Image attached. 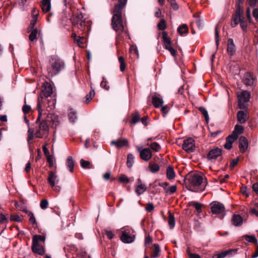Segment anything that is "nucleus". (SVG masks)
<instances>
[{"instance_id":"nucleus-63","label":"nucleus","mask_w":258,"mask_h":258,"mask_svg":"<svg viewBox=\"0 0 258 258\" xmlns=\"http://www.w3.org/2000/svg\"><path fill=\"white\" fill-rule=\"evenodd\" d=\"M152 238L150 235H148L145 240V245L146 246L152 242Z\"/></svg>"},{"instance_id":"nucleus-1","label":"nucleus","mask_w":258,"mask_h":258,"mask_svg":"<svg viewBox=\"0 0 258 258\" xmlns=\"http://www.w3.org/2000/svg\"><path fill=\"white\" fill-rule=\"evenodd\" d=\"M51 123V127L56 128L59 124L60 121L57 115L54 114L48 113L46 120H43L36 129L35 135L38 138L46 137L49 133V127L47 122Z\"/></svg>"},{"instance_id":"nucleus-33","label":"nucleus","mask_w":258,"mask_h":258,"mask_svg":"<svg viewBox=\"0 0 258 258\" xmlns=\"http://www.w3.org/2000/svg\"><path fill=\"white\" fill-rule=\"evenodd\" d=\"M188 27L186 24L181 25L177 29L178 33H180L181 35L184 33H187L188 32Z\"/></svg>"},{"instance_id":"nucleus-42","label":"nucleus","mask_w":258,"mask_h":258,"mask_svg":"<svg viewBox=\"0 0 258 258\" xmlns=\"http://www.w3.org/2000/svg\"><path fill=\"white\" fill-rule=\"evenodd\" d=\"M190 205L194 206L196 209V210L198 213H201L202 212V204L197 202H192L191 203Z\"/></svg>"},{"instance_id":"nucleus-37","label":"nucleus","mask_w":258,"mask_h":258,"mask_svg":"<svg viewBox=\"0 0 258 258\" xmlns=\"http://www.w3.org/2000/svg\"><path fill=\"white\" fill-rule=\"evenodd\" d=\"M134 155L131 153L128 154L127 158V166L128 168H131L132 167L133 164L134 163Z\"/></svg>"},{"instance_id":"nucleus-2","label":"nucleus","mask_w":258,"mask_h":258,"mask_svg":"<svg viewBox=\"0 0 258 258\" xmlns=\"http://www.w3.org/2000/svg\"><path fill=\"white\" fill-rule=\"evenodd\" d=\"M186 181L189 183L187 189L193 192H202L205 189L207 185V178L200 174L194 173L190 174L186 178Z\"/></svg>"},{"instance_id":"nucleus-34","label":"nucleus","mask_w":258,"mask_h":258,"mask_svg":"<svg viewBox=\"0 0 258 258\" xmlns=\"http://www.w3.org/2000/svg\"><path fill=\"white\" fill-rule=\"evenodd\" d=\"M168 223L171 229L173 228L175 226V219L173 215L169 213L168 219Z\"/></svg>"},{"instance_id":"nucleus-53","label":"nucleus","mask_w":258,"mask_h":258,"mask_svg":"<svg viewBox=\"0 0 258 258\" xmlns=\"http://www.w3.org/2000/svg\"><path fill=\"white\" fill-rule=\"evenodd\" d=\"M127 0H118V3L114 6H118L121 8H124Z\"/></svg>"},{"instance_id":"nucleus-21","label":"nucleus","mask_w":258,"mask_h":258,"mask_svg":"<svg viewBox=\"0 0 258 258\" xmlns=\"http://www.w3.org/2000/svg\"><path fill=\"white\" fill-rule=\"evenodd\" d=\"M237 117L240 123H244L248 119L247 115L244 111H239L237 112Z\"/></svg>"},{"instance_id":"nucleus-11","label":"nucleus","mask_w":258,"mask_h":258,"mask_svg":"<svg viewBox=\"0 0 258 258\" xmlns=\"http://www.w3.org/2000/svg\"><path fill=\"white\" fill-rule=\"evenodd\" d=\"M138 150L140 152V158L144 161H148L151 158L152 154L149 148H144L141 150L139 148Z\"/></svg>"},{"instance_id":"nucleus-36","label":"nucleus","mask_w":258,"mask_h":258,"mask_svg":"<svg viewBox=\"0 0 258 258\" xmlns=\"http://www.w3.org/2000/svg\"><path fill=\"white\" fill-rule=\"evenodd\" d=\"M140 119V115L139 114V112L135 111L134 113L132 114V123L133 124H136L137 123L139 120Z\"/></svg>"},{"instance_id":"nucleus-5","label":"nucleus","mask_w":258,"mask_h":258,"mask_svg":"<svg viewBox=\"0 0 258 258\" xmlns=\"http://www.w3.org/2000/svg\"><path fill=\"white\" fill-rule=\"evenodd\" d=\"M64 67L63 62L55 56H52L49 60V66L47 67V72L51 76L58 74Z\"/></svg>"},{"instance_id":"nucleus-28","label":"nucleus","mask_w":258,"mask_h":258,"mask_svg":"<svg viewBox=\"0 0 258 258\" xmlns=\"http://www.w3.org/2000/svg\"><path fill=\"white\" fill-rule=\"evenodd\" d=\"M243 130L242 126L237 124L235 125L234 130L232 134L236 136V138H238V136L243 132Z\"/></svg>"},{"instance_id":"nucleus-61","label":"nucleus","mask_w":258,"mask_h":258,"mask_svg":"<svg viewBox=\"0 0 258 258\" xmlns=\"http://www.w3.org/2000/svg\"><path fill=\"white\" fill-rule=\"evenodd\" d=\"M22 110L25 113H27L30 111L31 107L28 105L25 104L23 106Z\"/></svg>"},{"instance_id":"nucleus-32","label":"nucleus","mask_w":258,"mask_h":258,"mask_svg":"<svg viewBox=\"0 0 258 258\" xmlns=\"http://www.w3.org/2000/svg\"><path fill=\"white\" fill-rule=\"evenodd\" d=\"M149 168L151 172L155 173L159 170L160 166L157 163H150L149 165Z\"/></svg>"},{"instance_id":"nucleus-17","label":"nucleus","mask_w":258,"mask_h":258,"mask_svg":"<svg viewBox=\"0 0 258 258\" xmlns=\"http://www.w3.org/2000/svg\"><path fill=\"white\" fill-rule=\"evenodd\" d=\"M32 249L34 252L38 253L40 255H43L45 251L44 249L38 242L33 241Z\"/></svg>"},{"instance_id":"nucleus-43","label":"nucleus","mask_w":258,"mask_h":258,"mask_svg":"<svg viewBox=\"0 0 258 258\" xmlns=\"http://www.w3.org/2000/svg\"><path fill=\"white\" fill-rule=\"evenodd\" d=\"M199 110L201 112V113L204 116L205 119L207 122L209 120V115L206 109L204 107H200L199 108Z\"/></svg>"},{"instance_id":"nucleus-59","label":"nucleus","mask_w":258,"mask_h":258,"mask_svg":"<svg viewBox=\"0 0 258 258\" xmlns=\"http://www.w3.org/2000/svg\"><path fill=\"white\" fill-rule=\"evenodd\" d=\"M8 222V219L2 213H0V224Z\"/></svg>"},{"instance_id":"nucleus-45","label":"nucleus","mask_w":258,"mask_h":258,"mask_svg":"<svg viewBox=\"0 0 258 258\" xmlns=\"http://www.w3.org/2000/svg\"><path fill=\"white\" fill-rule=\"evenodd\" d=\"M151 148L154 151L158 152L161 149L160 146L156 142H153L150 145Z\"/></svg>"},{"instance_id":"nucleus-39","label":"nucleus","mask_w":258,"mask_h":258,"mask_svg":"<svg viewBox=\"0 0 258 258\" xmlns=\"http://www.w3.org/2000/svg\"><path fill=\"white\" fill-rule=\"evenodd\" d=\"M80 164L82 167L84 168L90 169L92 168L91 163L88 161H86L84 159H81L80 161Z\"/></svg>"},{"instance_id":"nucleus-31","label":"nucleus","mask_w":258,"mask_h":258,"mask_svg":"<svg viewBox=\"0 0 258 258\" xmlns=\"http://www.w3.org/2000/svg\"><path fill=\"white\" fill-rule=\"evenodd\" d=\"M167 177L169 179H172L175 177V173L173 167L171 166H169L167 168Z\"/></svg>"},{"instance_id":"nucleus-35","label":"nucleus","mask_w":258,"mask_h":258,"mask_svg":"<svg viewBox=\"0 0 258 258\" xmlns=\"http://www.w3.org/2000/svg\"><path fill=\"white\" fill-rule=\"evenodd\" d=\"M38 33V31L36 28L33 29L29 36V40L31 41H33L35 39H36Z\"/></svg>"},{"instance_id":"nucleus-41","label":"nucleus","mask_w":258,"mask_h":258,"mask_svg":"<svg viewBox=\"0 0 258 258\" xmlns=\"http://www.w3.org/2000/svg\"><path fill=\"white\" fill-rule=\"evenodd\" d=\"M26 213H28V216L29 217V221L33 225L36 223V221L34 217V214L30 211H26Z\"/></svg>"},{"instance_id":"nucleus-10","label":"nucleus","mask_w":258,"mask_h":258,"mask_svg":"<svg viewBox=\"0 0 258 258\" xmlns=\"http://www.w3.org/2000/svg\"><path fill=\"white\" fill-rule=\"evenodd\" d=\"M182 148L187 153L192 152L195 150V141L191 138H187L184 140Z\"/></svg>"},{"instance_id":"nucleus-47","label":"nucleus","mask_w":258,"mask_h":258,"mask_svg":"<svg viewBox=\"0 0 258 258\" xmlns=\"http://www.w3.org/2000/svg\"><path fill=\"white\" fill-rule=\"evenodd\" d=\"M239 23H240V27L241 28L242 30L244 32H246L247 25L246 22L245 21H244V18H242V20H241V21Z\"/></svg>"},{"instance_id":"nucleus-49","label":"nucleus","mask_w":258,"mask_h":258,"mask_svg":"<svg viewBox=\"0 0 258 258\" xmlns=\"http://www.w3.org/2000/svg\"><path fill=\"white\" fill-rule=\"evenodd\" d=\"M119 180L120 182L122 183H128L130 182V179L124 174H122L119 178Z\"/></svg>"},{"instance_id":"nucleus-58","label":"nucleus","mask_w":258,"mask_h":258,"mask_svg":"<svg viewBox=\"0 0 258 258\" xmlns=\"http://www.w3.org/2000/svg\"><path fill=\"white\" fill-rule=\"evenodd\" d=\"M31 13L32 18H38L39 11L37 9L34 8L32 10Z\"/></svg>"},{"instance_id":"nucleus-62","label":"nucleus","mask_w":258,"mask_h":258,"mask_svg":"<svg viewBox=\"0 0 258 258\" xmlns=\"http://www.w3.org/2000/svg\"><path fill=\"white\" fill-rule=\"evenodd\" d=\"M238 161H239L238 158H237L236 159H234L233 160H232V161H231V162L230 163V167L231 168H233L234 166H235L237 164Z\"/></svg>"},{"instance_id":"nucleus-14","label":"nucleus","mask_w":258,"mask_h":258,"mask_svg":"<svg viewBox=\"0 0 258 258\" xmlns=\"http://www.w3.org/2000/svg\"><path fill=\"white\" fill-rule=\"evenodd\" d=\"M111 145H114L117 148H120L124 146H127L128 141L126 139L120 138L116 140L112 141L111 142Z\"/></svg>"},{"instance_id":"nucleus-22","label":"nucleus","mask_w":258,"mask_h":258,"mask_svg":"<svg viewBox=\"0 0 258 258\" xmlns=\"http://www.w3.org/2000/svg\"><path fill=\"white\" fill-rule=\"evenodd\" d=\"M227 52L228 53L232 55L235 51V46L234 44V42L233 39H229L228 40V44H227Z\"/></svg>"},{"instance_id":"nucleus-57","label":"nucleus","mask_w":258,"mask_h":258,"mask_svg":"<svg viewBox=\"0 0 258 258\" xmlns=\"http://www.w3.org/2000/svg\"><path fill=\"white\" fill-rule=\"evenodd\" d=\"M154 209V207L152 203H149L146 207V210L148 212L152 211Z\"/></svg>"},{"instance_id":"nucleus-7","label":"nucleus","mask_w":258,"mask_h":258,"mask_svg":"<svg viewBox=\"0 0 258 258\" xmlns=\"http://www.w3.org/2000/svg\"><path fill=\"white\" fill-rule=\"evenodd\" d=\"M242 18H244V12L243 7H240V6L236 8V12L234 14L231 25L232 27H236L238 23H240Z\"/></svg>"},{"instance_id":"nucleus-4","label":"nucleus","mask_w":258,"mask_h":258,"mask_svg":"<svg viewBox=\"0 0 258 258\" xmlns=\"http://www.w3.org/2000/svg\"><path fill=\"white\" fill-rule=\"evenodd\" d=\"M124 8L114 6L112 11L113 16L111 20V25L116 32H122L124 30L123 21L122 19V12Z\"/></svg>"},{"instance_id":"nucleus-64","label":"nucleus","mask_w":258,"mask_h":258,"mask_svg":"<svg viewBox=\"0 0 258 258\" xmlns=\"http://www.w3.org/2000/svg\"><path fill=\"white\" fill-rule=\"evenodd\" d=\"M169 110V108L167 105H165L162 107L161 111L164 114H166Z\"/></svg>"},{"instance_id":"nucleus-23","label":"nucleus","mask_w":258,"mask_h":258,"mask_svg":"<svg viewBox=\"0 0 258 258\" xmlns=\"http://www.w3.org/2000/svg\"><path fill=\"white\" fill-rule=\"evenodd\" d=\"M161 249L158 244H153V248L151 253V257L156 258L159 256Z\"/></svg>"},{"instance_id":"nucleus-27","label":"nucleus","mask_w":258,"mask_h":258,"mask_svg":"<svg viewBox=\"0 0 258 258\" xmlns=\"http://www.w3.org/2000/svg\"><path fill=\"white\" fill-rule=\"evenodd\" d=\"M146 186L144 184H140L136 187V192L138 196L141 195L146 191Z\"/></svg>"},{"instance_id":"nucleus-56","label":"nucleus","mask_w":258,"mask_h":258,"mask_svg":"<svg viewBox=\"0 0 258 258\" xmlns=\"http://www.w3.org/2000/svg\"><path fill=\"white\" fill-rule=\"evenodd\" d=\"M232 251V250H226V251H222L221 253H219V257H220V258H224L226 255H227L228 254L230 253Z\"/></svg>"},{"instance_id":"nucleus-18","label":"nucleus","mask_w":258,"mask_h":258,"mask_svg":"<svg viewBox=\"0 0 258 258\" xmlns=\"http://www.w3.org/2000/svg\"><path fill=\"white\" fill-rule=\"evenodd\" d=\"M121 241L124 243H131L134 241L135 239V236H131L129 234L125 231L122 232V235L120 237Z\"/></svg>"},{"instance_id":"nucleus-25","label":"nucleus","mask_w":258,"mask_h":258,"mask_svg":"<svg viewBox=\"0 0 258 258\" xmlns=\"http://www.w3.org/2000/svg\"><path fill=\"white\" fill-rule=\"evenodd\" d=\"M232 221L233 224L235 226H240L243 222L242 218L239 215H234L232 217Z\"/></svg>"},{"instance_id":"nucleus-29","label":"nucleus","mask_w":258,"mask_h":258,"mask_svg":"<svg viewBox=\"0 0 258 258\" xmlns=\"http://www.w3.org/2000/svg\"><path fill=\"white\" fill-rule=\"evenodd\" d=\"M69 119L71 122H74L75 120L77 119V113L73 109L69 110L68 114Z\"/></svg>"},{"instance_id":"nucleus-19","label":"nucleus","mask_w":258,"mask_h":258,"mask_svg":"<svg viewBox=\"0 0 258 258\" xmlns=\"http://www.w3.org/2000/svg\"><path fill=\"white\" fill-rule=\"evenodd\" d=\"M40 6L43 13H46L49 12L51 8L50 0H42Z\"/></svg>"},{"instance_id":"nucleus-3","label":"nucleus","mask_w":258,"mask_h":258,"mask_svg":"<svg viewBox=\"0 0 258 258\" xmlns=\"http://www.w3.org/2000/svg\"><path fill=\"white\" fill-rule=\"evenodd\" d=\"M42 92L45 97L40 96L38 98L37 108L38 111V116L36 119V122L40 120V117L42 115L45 103L47 101L46 98L51 96L52 94V88L51 85L48 82H44L42 86Z\"/></svg>"},{"instance_id":"nucleus-6","label":"nucleus","mask_w":258,"mask_h":258,"mask_svg":"<svg viewBox=\"0 0 258 258\" xmlns=\"http://www.w3.org/2000/svg\"><path fill=\"white\" fill-rule=\"evenodd\" d=\"M71 21L74 28L78 29L82 32L85 29V21L83 15L81 13H75L71 18Z\"/></svg>"},{"instance_id":"nucleus-9","label":"nucleus","mask_w":258,"mask_h":258,"mask_svg":"<svg viewBox=\"0 0 258 258\" xmlns=\"http://www.w3.org/2000/svg\"><path fill=\"white\" fill-rule=\"evenodd\" d=\"M250 97V93L247 91H244L238 94L239 100L238 105L240 109L245 107V103L249 101Z\"/></svg>"},{"instance_id":"nucleus-60","label":"nucleus","mask_w":258,"mask_h":258,"mask_svg":"<svg viewBox=\"0 0 258 258\" xmlns=\"http://www.w3.org/2000/svg\"><path fill=\"white\" fill-rule=\"evenodd\" d=\"M83 39V37H81L79 36L77 38H75V41L77 43V44L80 47H82L83 45V43L81 41V39Z\"/></svg>"},{"instance_id":"nucleus-48","label":"nucleus","mask_w":258,"mask_h":258,"mask_svg":"<svg viewBox=\"0 0 258 258\" xmlns=\"http://www.w3.org/2000/svg\"><path fill=\"white\" fill-rule=\"evenodd\" d=\"M48 205V202L46 199L42 200L40 204L41 208L43 210H45L47 208Z\"/></svg>"},{"instance_id":"nucleus-15","label":"nucleus","mask_w":258,"mask_h":258,"mask_svg":"<svg viewBox=\"0 0 258 258\" xmlns=\"http://www.w3.org/2000/svg\"><path fill=\"white\" fill-rule=\"evenodd\" d=\"M239 147L240 152L242 153L245 152L248 147L247 140L244 137L241 136L239 138Z\"/></svg>"},{"instance_id":"nucleus-46","label":"nucleus","mask_w":258,"mask_h":258,"mask_svg":"<svg viewBox=\"0 0 258 258\" xmlns=\"http://www.w3.org/2000/svg\"><path fill=\"white\" fill-rule=\"evenodd\" d=\"M158 28L160 30H164L166 28V21L162 19L158 24Z\"/></svg>"},{"instance_id":"nucleus-38","label":"nucleus","mask_w":258,"mask_h":258,"mask_svg":"<svg viewBox=\"0 0 258 258\" xmlns=\"http://www.w3.org/2000/svg\"><path fill=\"white\" fill-rule=\"evenodd\" d=\"M118 61L120 63V70L121 72H123L126 68V64L124 57L122 56H119L118 57Z\"/></svg>"},{"instance_id":"nucleus-16","label":"nucleus","mask_w":258,"mask_h":258,"mask_svg":"<svg viewBox=\"0 0 258 258\" xmlns=\"http://www.w3.org/2000/svg\"><path fill=\"white\" fill-rule=\"evenodd\" d=\"M254 78L250 73L247 72L244 74L243 82L245 85H252L254 83Z\"/></svg>"},{"instance_id":"nucleus-55","label":"nucleus","mask_w":258,"mask_h":258,"mask_svg":"<svg viewBox=\"0 0 258 258\" xmlns=\"http://www.w3.org/2000/svg\"><path fill=\"white\" fill-rule=\"evenodd\" d=\"M250 212L258 217V203L255 204V207L251 208Z\"/></svg>"},{"instance_id":"nucleus-24","label":"nucleus","mask_w":258,"mask_h":258,"mask_svg":"<svg viewBox=\"0 0 258 258\" xmlns=\"http://www.w3.org/2000/svg\"><path fill=\"white\" fill-rule=\"evenodd\" d=\"M164 101L162 98L154 96L152 97V103L156 108H159L162 105Z\"/></svg>"},{"instance_id":"nucleus-44","label":"nucleus","mask_w":258,"mask_h":258,"mask_svg":"<svg viewBox=\"0 0 258 258\" xmlns=\"http://www.w3.org/2000/svg\"><path fill=\"white\" fill-rule=\"evenodd\" d=\"M45 239V237L42 235H35L33 237V241H35L36 243L38 242V243H39V241L44 242Z\"/></svg>"},{"instance_id":"nucleus-52","label":"nucleus","mask_w":258,"mask_h":258,"mask_svg":"<svg viewBox=\"0 0 258 258\" xmlns=\"http://www.w3.org/2000/svg\"><path fill=\"white\" fill-rule=\"evenodd\" d=\"M10 219L12 221H14L18 222H21L22 220V218L18 215H11L10 217Z\"/></svg>"},{"instance_id":"nucleus-12","label":"nucleus","mask_w":258,"mask_h":258,"mask_svg":"<svg viewBox=\"0 0 258 258\" xmlns=\"http://www.w3.org/2000/svg\"><path fill=\"white\" fill-rule=\"evenodd\" d=\"M224 205L218 202H214L211 207V211L213 214H218L224 211Z\"/></svg>"},{"instance_id":"nucleus-26","label":"nucleus","mask_w":258,"mask_h":258,"mask_svg":"<svg viewBox=\"0 0 258 258\" xmlns=\"http://www.w3.org/2000/svg\"><path fill=\"white\" fill-rule=\"evenodd\" d=\"M66 165L69 168L70 171L73 172L74 171V161L72 156H69L67 158Z\"/></svg>"},{"instance_id":"nucleus-51","label":"nucleus","mask_w":258,"mask_h":258,"mask_svg":"<svg viewBox=\"0 0 258 258\" xmlns=\"http://www.w3.org/2000/svg\"><path fill=\"white\" fill-rule=\"evenodd\" d=\"M34 137V130L32 128H29L28 131V142L32 140Z\"/></svg>"},{"instance_id":"nucleus-40","label":"nucleus","mask_w":258,"mask_h":258,"mask_svg":"<svg viewBox=\"0 0 258 258\" xmlns=\"http://www.w3.org/2000/svg\"><path fill=\"white\" fill-rule=\"evenodd\" d=\"M94 95H95V91L94 90H93L92 89L90 91L89 94H87L85 97V98H86L85 103H89L90 102V101L93 98Z\"/></svg>"},{"instance_id":"nucleus-8","label":"nucleus","mask_w":258,"mask_h":258,"mask_svg":"<svg viewBox=\"0 0 258 258\" xmlns=\"http://www.w3.org/2000/svg\"><path fill=\"white\" fill-rule=\"evenodd\" d=\"M162 34L165 48L168 50L172 56H175L177 51L171 46V41L170 38L168 37L167 32L164 31Z\"/></svg>"},{"instance_id":"nucleus-54","label":"nucleus","mask_w":258,"mask_h":258,"mask_svg":"<svg viewBox=\"0 0 258 258\" xmlns=\"http://www.w3.org/2000/svg\"><path fill=\"white\" fill-rule=\"evenodd\" d=\"M176 189H177L176 185H172V186H170L169 187V188L166 189V192H169V193L170 194H172L176 191Z\"/></svg>"},{"instance_id":"nucleus-30","label":"nucleus","mask_w":258,"mask_h":258,"mask_svg":"<svg viewBox=\"0 0 258 258\" xmlns=\"http://www.w3.org/2000/svg\"><path fill=\"white\" fill-rule=\"evenodd\" d=\"M243 237L249 242L254 243L256 245L257 244V240L254 235H245Z\"/></svg>"},{"instance_id":"nucleus-13","label":"nucleus","mask_w":258,"mask_h":258,"mask_svg":"<svg viewBox=\"0 0 258 258\" xmlns=\"http://www.w3.org/2000/svg\"><path fill=\"white\" fill-rule=\"evenodd\" d=\"M222 155V150L219 148H216L211 150L208 153L207 158L210 160H215Z\"/></svg>"},{"instance_id":"nucleus-50","label":"nucleus","mask_w":258,"mask_h":258,"mask_svg":"<svg viewBox=\"0 0 258 258\" xmlns=\"http://www.w3.org/2000/svg\"><path fill=\"white\" fill-rule=\"evenodd\" d=\"M237 139L236 137V136L233 135L232 134L229 136H228L226 139V141L228 143H231L232 144Z\"/></svg>"},{"instance_id":"nucleus-20","label":"nucleus","mask_w":258,"mask_h":258,"mask_svg":"<svg viewBox=\"0 0 258 258\" xmlns=\"http://www.w3.org/2000/svg\"><path fill=\"white\" fill-rule=\"evenodd\" d=\"M48 177L47 178L48 183L50 184L51 187H54L55 183H57L58 180L57 179V175L52 171H49Z\"/></svg>"}]
</instances>
